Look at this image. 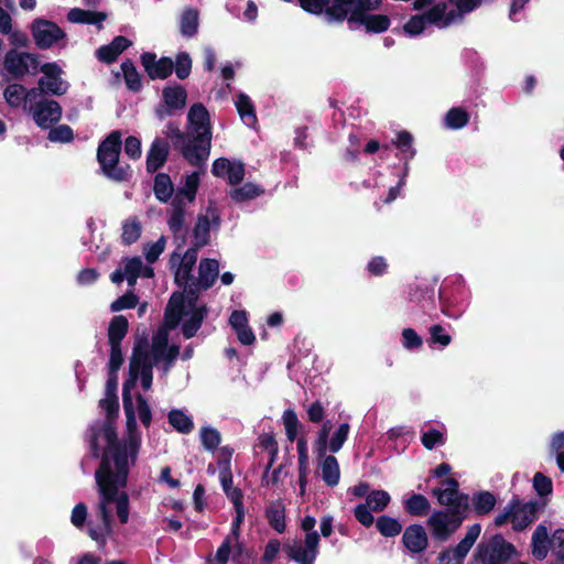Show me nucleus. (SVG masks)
I'll use <instances>...</instances> for the list:
<instances>
[{
    "label": "nucleus",
    "instance_id": "obj_1",
    "mask_svg": "<svg viewBox=\"0 0 564 564\" xmlns=\"http://www.w3.org/2000/svg\"><path fill=\"white\" fill-rule=\"evenodd\" d=\"M442 485L445 488H434L432 494L446 509L434 511L427 519V525L434 540L445 542L468 517L470 506L469 496L459 491V482L456 478H445Z\"/></svg>",
    "mask_w": 564,
    "mask_h": 564
},
{
    "label": "nucleus",
    "instance_id": "obj_2",
    "mask_svg": "<svg viewBox=\"0 0 564 564\" xmlns=\"http://www.w3.org/2000/svg\"><path fill=\"white\" fill-rule=\"evenodd\" d=\"M121 131H111L98 145L97 161L101 173L113 182H128L132 175L129 164H120L119 158L122 148Z\"/></svg>",
    "mask_w": 564,
    "mask_h": 564
},
{
    "label": "nucleus",
    "instance_id": "obj_3",
    "mask_svg": "<svg viewBox=\"0 0 564 564\" xmlns=\"http://www.w3.org/2000/svg\"><path fill=\"white\" fill-rule=\"evenodd\" d=\"M129 474L121 476L119 471H106V466L95 470V481L99 495V503L97 507V517L101 524L106 525V530L112 528V516L109 505L113 503L116 495L120 488L128 485Z\"/></svg>",
    "mask_w": 564,
    "mask_h": 564
},
{
    "label": "nucleus",
    "instance_id": "obj_4",
    "mask_svg": "<svg viewBox=\"0 0 564 564\" xmlns=\"http://www.w3.org/2000/svg\"><path fill=\"white\" fill-rule=\"evenodd\" d=\"M96 436V441L102 436L107 442V446L102 453L101 462L97 469H101L106 466V471H119L123 467V448L119 446V437L116 429V423L110 420L104 422H96L89 427V437Z\"/></svg>",
    "mask_w": 564,
    "mask_h": 564
},
{
    "label": "nucleus",
    "instance_id": "obj_5",
    "mask_svg": "<svg viewBox=\"0 0 564 564\" xmlns=\"http://www.w3.org/2000/svg\"><path fill=\"white\" fill-rule=\"evenodd\" d=\"M187 121L191 127L189 133L193 135V142L196 143L197 150L207 161L210 154L213 138L208 110L200 102L194 104L188 110Z\"/></svg>",
    "mask_w": 564,
    "mask_h": 564
},
{
    "label": "nucleus",
    "instance_id": "obj_6",
    "mask_svg": "<svg viewBox=\"0 0 564 564\" xmlns=\"http://www.w3.org/2000/svg\"><path fill=\"white\" fill-rule=\"evenodd\" d=\"M123 411L127 419V431L124 440H119V446L121 449L123 448L122 455L124 462L122 469H120L121 476L130 474V467L135 465L142 442L141 433L138 429L134 405L123 406Z\"/></svg>",
    "mask_w": 564,
    "mask_h": 564
},
{
    "label": "nucleus",
    "instance_id": "obj_7",
    "mask_svg": "<svg viewBox=\"0 0 564 564\" xmlns=\"http://www.w3.org/2000/svg\"><path fill=\"white\" fill-rule=\"evenodd\" d=\"M516 553V546L506 541L502 534L497 533L487 542L479 543L474 556L481 564H508Z\"/></svg>",
    "mask_w": 564,
    "mask_h": 564
},
{
    "label": "nucleus",
    "instance_id": "obj_8",
    "mask_svg": "<svg viewBox=\"0 0 564 564\" xmlns=\"http://www.w3.org/2000/svg\"><path fill=\"white\" fill-rule=\"evenodd\" d=\"M381 4L382 0H333L329 14L337 20V23H343L345 20L355 21L379 10Z\"/></svg>",
    "mask_w": 564,
    "mask_h": 564
},
{
    "label": "nucleus",
    "instance_id": "obj_9",
    "mask_svg": "<svg viewBox=\"0 0 564 564\" xmlns=\"http://www.w3.org/2000/svg\"><path fill=\"white\" fill-rule=\"evenodd\" d=\"M167 137L189 165L203 167L206 164L203 154L197 150L196 143L193 142V135L189 131L183 132L177 126L170 122L167 124Z\"/></svg>",
    "mask_w": 564,
    "mask_h": 564
},
{
    "label": "nucleus",
    "instance_id": "obj_10",
    "mask_svg": "<svg viewBox=\"0 0 564 564\" xmlns=\"http://www.w3.org/2000/svg\"><path fill=\"white\" fill-rule=\"evenodd\" d=\"M481 525L475 523L468 528L465 536L453 550H443L437 556L438 564H463L465 557L477 541Z\"/></svg>",
    "mask_w": 564,
    "mask_h": 564
},
{
    "label": "nucleus",
    "instance_id": "obj_11",
    "mask_svg": "<svg viewBox=\"0 0 564 564\" xmlns=\"http://www.w3.org/2000/svg\"><path fill=\"white\" fill-rule=\"evenodd\" d=\"M31 33L35 45L41 50H47L55 43L66 37V33L55 22L39 18L31 24Z\"/></svg>",
    "mask_w": 564,
    "mask_h": 564
},
{
    "label": "nucleus",
    "instance_id": "obj_12",
    "mask_svg": "<svg viewBox=\"0 0 564 564\" xmlns=\"http://www.w3.org/2000/svg\"><path fill=\"white\" fill-rule=\"evenodd\" d=\"M286 438L289 442H296L299 465H308L307 441L304 436L297 438L299 430L302 427L297 414L292 409H286L282 415Z\"/></svg>",
    "mask_w": 564,
    "mask_h": 564
},
{
    "label": "nucleus",
    "instance_id": "obj_13",
    "mask_svg": "<svg viewBox=\"0 0 564 564\" xmlns=\"http://www.w3.org/2000/svg\"><path fill=\"white\" fill-rule=\"evenodd\" d=\"M141 65L152 80L166 79L173 74L174 61L169 56L156 57L153 52H144L140 56Z\"/></svg>",
    "mask_w": 564,
    "mask_h": 564
},
{
    "label": "nucleus",
    "instance_id": "obj_14",
    "mask_svg": "<svg viewBox=\"0 0 564 564\" xmlns=\"http://www.w3.org/2000/svg\"><path fill=\"white\" fill-rule=\"evenodd\" d=\"M33 120L42 129H48L62 118V107L53 99H42L31 107Z\"/></svg>",
    "mask_w": 564,
    "mask_h": 564
},
{
    "label": "nucleus",
    "instance_id": "obj_15",
    "mask_svg": "<svg viewBox=\"0 0 564 564\" xmlns=\"http://www.w3.org/2000/svg\"><path fill=\"white\" fill-rule=\"evenodd\" d=\"M403 546L413 554L425 551L429 546V538L425 529L417 523L410 524L402 534Z\"/></svg>",
    "mask_w": 564,
    "mask_h": 564
},
{
    "label": "nucleus",
    "instance_id": "obj_16",
    "mask_svg": "<svg viewBox=\"0 0 564 564\" xmlns=\"http://www.w3.org/2000/svg\"><path fill=\"white\" fill-rule=\"evenodd\" d=\"M28 59L34 61L32 53H19L17 50L11 48L6 53L3 67L14 78H21L29 73Z\"/></svg>",
    "mask_w": 564,
    "mask_h": 564
},
{
    "label": "nucleus",
    "instance_id": "obj_17",
    "mask_svg": "<svg viewBox=\"0 0 564 564\" xmlns=\"http://www.w3.org/2000/svg\"><path fill=\"white\" fill-rule=\"evenodd\" d=\"M170 148L167 141L161 138H155L147 154V172L155 173L167 161Z\"/></svg>",
    "mask_w": 564,
    "mask_h": 564
},
{
    "label": "nucleus",
    "instance_id": "obj_18",
    "mask_svg": "<svg viewBox=\"0 0 564 564\" xmlns=\"http://www.w3.org/2000/svg\"><path fill=\"white\" fill-rule=\"evenodd\" d=\"M131 44L132 42L128 37L123 35H117L109 44L101 45L96 51V56L100 62L111 64L116 62L119 55L123 51H126Z\"/></svg>",
    "mask_w": 564,
    "mask_h": 564
},
{
    "label": "nucleus",
    "instance_id": "obj_19",
    "mask_svg": "<svg viewBox=\"0 0 564 564\" xmlns=\"http://www.w3.org/2000/svg\"><path fill=\"white\" fill-rule=\"evenodd\" d=\"M348 25L350 29H354V25H361L367 33L380 34L389 30L391 20L387 14L371 13L355 21H348Z\"/></svg>",
    "mask_w": 564,
    "mask_h": 564
},
{
    "label": "nucleus",
    "instance_id": "obj_20",
    "mask_svg": "<svg viewBox=\"0 0 564 564\" xmlns=\"http://www.w3.org/2000/svg\"><path fill=\"white\" fill-rule=\"evenodd\" d=\"M265 519L269 525L278 533H284L286 529L285 522V503L282 499L270 501L264 510Z\"/></svg>",
    "mask_w": 564,
    "mask_h": 564
},
{
    "label": "nucleus",
    "instance_id": "obj_21",
    "mask_svg": "<svg viewBox=\"0 0 564 564\" xmlns=\"http://www.w3.org/2000/svg\"><path fill=\"white\" fill-rule=\"evenodd\" d=\"M219 275V262L216 259H202L198 267V279L195 280L200 289L208 290Z\"/></svg>",
    "mask_w": 564,
    "mask_h": 564
},
{
    "label": "nucleus",
    "instance_id": "obj_22",
    "mask_svg": "<svg viewBox=\"0 0 564 564\" xmlns=\"http://www.w3.org/2000/svg\"><path fill=\"white\" fill-rule=\"evenodd\" d=\"M514 509L518 512V522L516 525V531L519 532L523 531L536 519L540 505L538 501L534 500L522 503L521 500L518 498V506Z\"/></svg>",
    "mask_w": 564,
    "mask_h": 564
},
{
    "label": "nucleus",
    "instance_id": "obj_23",
    "mask_svg": "<svg viewBox=\"0 0 564 564\" xmlns=\"http://www.w3.org/2000/svg\"><path fill=\"white\" fill-rule=\"evenodd\" d=\"M162 97L169 109L180 110L186 105L187 91L182 85L175 84L164 87Z\"/></svg>",
    "mask_w": 564,
    "mask_h": 564
},
{
    "label": "nucleus",
    "instance_id": "obj_24",
    "mask_svg": "<svg viewBox=\"0 0 564 564\" xmlns=\"http://www.w3.org/2000/svg\"><path fill=\"white\" fill-rule=\"evenodd\" d=\"M197 260V250L189 248L181 262L176 273L175 282L178 286H185L189 281L193 280L192 271Z\"/></svg>",
    "mask_w": 564,
    "mask_h": 564
},
{
    "label": "nucleus",
    "instance_id": "obj_25",
    "mask_svg": "<svg viewBox=\"0 0 564 564\" xmlns=\"http://www.w3.org/2000/svg\"><path fill=\"white\" fill-rule=\"evenodd\" d=\"M180 32L184 37L192 39L198 33L199 12L196 8H186L180 18Z\"/></svg>",
    "mask_w": 564,
    "mask_h": 564
},
{
    "label": "nucleus",
    "instance_id": "obj_26",
    "mask_svg": "<svg viewBox=\"0 0 564 564\" xmlns=\"http://www.w3.org/2000/svg\"><path fill=\"white\" fill-rule=\"evenodd\" d=\"M151 356L149 352L148 334L144 332L142 336H137L129 366L139 368L140 366L151 365Z\"/></svg>",
    "mask_w": 564,
    "mask_h": 564
},
{
    "label": "nucleus",
    "instance_id": "obj_27",
    "mask_svg": "<svg viewBox=\"0 0 564 564\" xmlns=\"http://www.w3.org/2000/svg\"><path fill=\"white\" fill-rule=\"evenodd\" d=\"M191 316L182 325V334L185 339L193 338L198 329L202 327L204 318L206 317L208 310L206 305L191 308Z\"/></svg>",
    "mask_w": 564,
    "mask_h": 564
},
{
    "label": "nucleus",
    "instance_id": "obj_28",
    "mask_svg": "<svg viewBox=\"0 0 564 564\" xmlns=\"http://www.w3.org/2000/svg\"><path fill=\"white\" fill-rule=\"evenodd\" d=\"M129 330V321L124 315H115L108 326L109 345L121 346Z\"/></svg>",
    "mask_w": 564,
    "mask_h": 564
},
{
    "label": "nucleus",
    "instance_id": "obj_29",
    "mask_svg": "<svg viewBox=\"0 0 564 564\" xmlns=\"http://www.w3.org/2000/svg\"><path fill=\"white\" fill-rule=\"evenodd\" d=\"M405 512L412 517H423L431 509L429 499L421 494H412L403 501Z\"/></svg>",
    "mask_w": 564,
    "mask_h": 564
},
{
    "label": "nucleus",
    "instance_id": "obj_30",
    "mask_svg": "<svg viewBox=\"0 0 564 564\" xmlns=\"http://www.w3.org/2000/svg\"><path fill=\"white\" fill-rule=\"evenodd\" d=\"M236 108L241 120L249 127H253L258 122L256 109L250 97L240 93L236 100Z\"/></svg>",
    "mask_w": 564,
    "mask_h": 564
},
{
    "label": "nucleus",
    "instance_id": "obj_31",
    "mask_svg": "<svg viewBox=\"0 0 564 564\" xmlns=\"http://www.w3.org/2000/svg\"><path fill=\"white\" fill-rule=\"evenodd\" d=\"M172 213L167 220L171 232L177 237L185 227V204L183 199L172 200Z\"/></svg>",
    "mask_w": 564,
    "mask_h": 564
},
{
    "label": "nucleus",
    "instance_id": "obj_32",
    "mask_svg": "<svg viewBox=\"0 0 564 564\" xmlns=\"http://www.w3.org/2000/svg\"><path fill=\"white\" fill-rule=\"evenodd\" d=\"M194 247L198 249L207 246L210 240V220L206 215H199L193 229Z\"/></svg>",
    "mask_w": 564,
    "mask_h": 564
},
{
    "label": "nucleus",
    "instance_id": "obj_33",
    "mask_svg": "<svg viewBox=\"0 0 564 564\" xmlns=\"http://www.w3.org/2000/svg\"><path fill=\"white\" fill-rule=\"evenodd\" d=\"M297 2L304 11L315 15L324 13L327 22H337V20L333 19L329 14L333 8V0H297Z\"/></svg>",
    "mask_w": 564,
    "mask_h": 564
},
{
    "label": "nucleus",
    "instance_id": "obj_34",
    "mask_svg": "<svg viewBox=\"0 0 564 564\" xmlns=\"http://www.w3.org/2000/svg\"><path fill=\"white\" fill-rule=\"evenodd\" d=\"M322 478L329 487L338 485L340 479V468L337 458L328 455L321 464Z\"/></svg>",
    "mask_w": 564,
    "mask_h": 564
},
{
    "label": "nucleus",
    "instance_id": "obj_35",
    "mask_svg": "<svg viewBox=\"0 0 564 564\" xmlns=\"http://www.w3.org/2000/svg\"><path fill=\"white\" fill-rule=\"evenodd\" d=\"M153 192L155 198L162 203H166L171 199L174 192V186L169 174L158 173L155 175Z\"/></svg>",
    "mask_w": 564,
    "mask_h": 564
},
{
    "label": "nucleus",
    "instance_id": "obj_36",
    "mask_svg": "<svg viewBox=\"0 0 564 564\" xmlns=\"http://www.w3.org/2000/svg\"><path fill=\"white\" fill-rule=\"evenodd\" d=\"M413 135L406 131L402 130L397 134L395 140L393 141V144L401 151V153L404 155V173L409 170V160L413 159L416 154L415 149L413 148Z\"/></svg>",
    "mask_w": 564,
    "mask_h": 564
},
{
    "label": "nucleus",
    "instance_id": "obj_37",
    "mask_svg": "<svg viewBox=\"0 0 564 564\" xmlns=\"http://www.w3.org/2000/svg\"><path fill=\"white\" fill-rule=\"evenodd\" d=\"M107 18L106 13L98 11H89L79 8L70 9L67 13L68 21L73 23L97 24Z\"/></svg>",
    "mask_w": 564,
    "mask_h": 564
},
{
    "label": "nucleus",
    "instance_id": "obj_38",
    "mask_svg": "<svg viewBox=\"0 0 564 564\" xmlns=\"http://www.w3.org/2000/svg\"><path fill=\"white\" fill-rule=\"evenodd\" d=\"M376 529L383 538H395L402 532V524L398 519L382 514L376 519Z\"/></svg>",
    "mask_w": 564,
    "mask_h": 564
},
{
    "label": "nucleus",
    "instance_id": "obj_39",
    "mask_svg": "<svg viewBox=\"0 0 564 564\" xmlns=\"http://www.w3.org/2000/svg\"><path fill=\"white\" fill-rule=\"evenodd\" d=\"M169 423L181 434H189L194 430L192 417L182 410L173 409L167 414Z\"/></svg>",
    "mask_w": 564,
    "mask_h": 564
},
{
    "label": "nucleus",
    "instance_id": "obj_40",
    "mask_svg": "<svg viewBox=\"0 0 564 564\" xmlns=\"http://www.w3.org/2000/svg\"><path fill=\"white\" fill-rule=\"evenodd\" d=\"M497 499L495 495L487 490H481L473 496L474 510L478 516L488 514L494 510Z\"/></svg>",
    "mask_w": 564,
    "mask_h": 564
},
{
    "label": "nucleus",
    "instance_id": "obj_41",
    "mask_svg": "<svg viewBox=\"0 0 564 564\" xmlns=\"http://www.w3.org/2000/svg\"><path fill=\"white\" fill-rule=\"evenodd\" d=\"M263 193L264 189L261 186L248 182L230 191V197L236 203H242L250 199H254Z\"/></svg>",
    "mask_w": 564,
    "mask_h": 564
},
{
    "label": "nucleus",
    "instance_id": "obj_42",
    "mask_svg": "<svg viewBox=\"0 0 564 564\" xmlns=\"http://www.w3.org/2000/svg\"><path fill=\"white\" fill-rule=\"evenodd\" d=\"M121 69L128 89L134 93L140 91L142 89V80L134 63L127 58L121 63Z\"/></svg>",
    "mask_w": 564,
    "mask_h": 564
},
{
    "label": "nucleus",
    "instance_id": "obj_43",
    "mask_svg": "<svg viewBox=\"0 0 564 564\" xmlns=\"http://www.w3.org/2000/svg\"><path fill=\"white\" fill-rule=\"evenodd\" d=\"M198 187H199V173L193 172L189 175H186L184 185L178 188V191L173 199H183V197H184L189 203H192L196 198Z\"/></svg>",
    "mask_w": 564,
    "mask_h": 564
},
{
    "label": "nucleus",
    "instance_id": "obj_44",
    "mask_svg": "<svg viewBox=\"0 0 564 564\" xmlns=\"http://www.w3.org/2000/svg\"><path fill=\"white\" fill-rule=\"evenodd\" d=\"M549 535H547V529L543 524H539L533 534H532V544H533V555L543 560L547 554V543Z\"/></svg>",
    "mask_w": 564,
    "mask_h": 564
},
{
    "label": "nucleus",
    "instance_id": "obj_45",
    "mask_svg": "<svg viewBox=\"0 0 564 564\" xmlns=\"http://www.w3.org/2000/svg\"><path fill=\"white\" fill-rule=\"evenodd\" d=\"M438 299L441 303V311L445 316L456 319L462 315L463 308L460 305L449 302V286L442 285L440 288Z\"/></svg>",
    "mask_w": 564,
    "mask_h": 564
},
{
    "label": "nucleus",
    "instance_id": "obj_46",
    "mask_svg": "<svg viewBox=\"0 0 564 564\" xmlns=\"http://www.w3.org/2000/svg\"><path fill=\"white\" fill-rule=\"evenodd\" d=\"M284 551L289 558L300 564H313L315 561V555L304 549L301 542L285 545Z\"/></svg>",
    "mask_w": 564,
    "mask_h": 564
},
{
    "label": "nucleus",
    "instance_id": "obj_47",
    "mask_svg": "<svg viewBox=\"0 0 564 564\" xmlns=\"http://www.w3.org/2000/svg\"><path fill=\"white\" fill-rule=\"evenodd\" d=\"M141 236V224L137 217L127 219L122 224L121 241L124 246L134 243Z\"/></svg>",
    "mask_w": 564,
    "mask_h": 564
},
{
    "label": "nucleus",
    "instance_id": "obj_48",
    "mask_svg": "<svg viewBox=\"0 0 564 564\" xmlns=\"http://www.w3.org/2000/svg\"><path fill=\"white\" fill-rule=\"evenodd\" d=\"M390 501L391 497L388 491L376 489L368 494L366 503L373 512H382L389 506Z\"/></svg>",
    "mask_w": 564,
    "mask_h": 564
},
{
    "label": "nucleus",
    "instance_id": "obj_49",
    "mask_svg": "<svg viewBox=\"0 0 564 564\" xmlns=\"http://www.w3.org/2000/svg\"><path fill=\"white\" fill-rule=\"evenodd\" d=\"M468 121L469 113L462 107L451 108L445 116L446 126L455 130L464 128Z\"/></svg>",
    "mask_w": 564,
    "mask_h": 564
},
{
    "label": "nucleus",
    "instance_id": "obj_50",
    "mask_svg": "<svg viewBox=\"0 0 564 564\" xmlns=\"http://www.w3.org/2000/svg\"><path fill=\"white\" fill-rule=\"evenodd\" d=\"M193 61L187 52H178L174 61V69L176 77L184 80L189 77L192 73Z\"/></svg>",
    "mask_w": 564,
    "mask_h": 564
},
{
    "label": "nucleus",
    "instance_id": "obj_51",
    "mask_svg": "<svg viewBox=\"0 0 564 564\" xmlns=\"http://www.w3.org/2000/svg\"><path fill=\"white\" fill-rule=\"evenodd\" d=\"M169 333L164 328H159L152 338V354L154 361H160L169 348Z\"/></svg>",
    "mask_w": 564,
    "mask_h": 564
},
{
    "label": "nucleus",
    "instance_id": "obj_52",
    "mask_svg": "<svg viewBox=\"0 0 564 564\" xmlns=\"http://www.w3.org/2000/svg\"><path fill=\"white\" fill-rule=\"evenodd\" d=\"M139 379V369L129 366V377L124 380L122 387V405H134L132 400L131 390L137 386Z\"/></svg>",
    "mask_w": 564,
    "mask_h": 564
},
{
    "label": "nucleus",
    "instance_id": "obj_53",
    "mask_svg": "<svg viewBox=\"0 0 564 564\" xmlns=\"http://www.w3.org/2000/svg\"><path fill=\"white\" fill-rule=\"evenodd\" d=\"M518 506V497L514 496L508 503V506L505 508V511L500 514H498L495 518V525L496 527H502L507 523V521H511L512 529L516 531V525L518 522V512L516 511V507Z\"/></svg>",
    "mask_w": 564,
    "mask_h": 564
},
{
    "label": "nucleus",
    "instance_id": "obj_54",
    "mask_svg": "<svg viewBox=\"0 0 564 564\" xmlns=\"http://www.w3.org/2000/svg\"><path fill=\"white\" fill-rule=\"evenodd\" d=\"M6 101L11 107H19L25 101V87L21 84H10L3 91Z\"/></svg>",
    "mask_w": 564,
    "mask_h": 564
},
{
    "label": "nucleus",
    "instance_id": "obj_55",
    "mask_svg": "<svg viewBox=\"0 0 564 564\" xmlns=\"http://www.w3.org/2000/svg\"><path fill=\"white\" fill-rule=\"evenodd\" d=\"M37 85L41 87L44 94L62 96L67 91V85L62 78L46 79L45 77H41L37 82Z\"/></svg>",
    "mask_w": 564,
    "mask_h": 564
},
{
    "label": "nucleus",
    "instance_id": "obj_56",
    "mask_svg": "<svg viewBox=\"0 0 564 564\" xmlns=\"http://www.w3.org/2000/svg\"><path fill=\"white\" fill-rule=\"evenodd\" d=\"M200 441L205 449L213 452L219 446L221 435L216 429L204 426L200 429Z\"/></svg>",
    "mask_w": 564,
    "mask_h": 564
},
{
    "label": "nucleus",
    "instance_id": "obj_57",
    "mask_svg": "<svg viewBox=\"0 0 564 564\" xmlns=\"http://www.w3.org/2000/svg\"><path fill=\"white\" fill-rule=\"evenodd\" d=\"M124 274L130 286L137 283L138 278L141 275L142 261L139 257L124 258Z\"/></svg>",
    "mask_w": 564,
    "mask_h": 564
},
{
    "label": "nucleus",
    "instance_id": "obj_58",
    "mask_svg": "<svg viewBox=\"0 0 564 564\" xmlns=\"http://www.w3.org/2000/svg\"><path fill=\"white\" fill-rule=\"evenodd\" d=\"M138 303L139 296L132 291H128L110 304V311L116 313L123 310L134 308Z\"/></svg>",
    "mask_w": 564,
    "mask_h": 564
},
{
    "label": "nucleus",
    "instance_id": "obj_59",
    "mask_svg": "<svg viewBox=\"0 0 564 564\" xmlns=\"http://www.w3.org/2000/svg\"><path fill=\"white\" fill-rule=\"evenodd\" d=\"M350 430V425L348 423H341L337 430L334 432L329 440V451L332 453H337L343 447L344 443L348 437V433Z\"/></svg>",
    "mask_w": 564,
    "mask_h": 564
},
{
    "label": "nucleus",
    "instance_id": "obj_60",
    "mask_svg": "<svg viewBox=\"0 0 564 564\" xmlns=\"http://www.w3.org/2000/svg\"><path fill=\"white\" fill-rule=\"evenodd\" d=\"M447 9V4L445 2H438L433 6L430 10L423 13V18L430 24H436L443 28V18L445 15V11Z\"/></svg>",
    "mask_w": 564,
    "mask_h": 564
},
{
    "label": "nucleus",
    "instance_id": "obj_61",
    "mask_svg": "<svg viewBox=\"0 0 564 564\" xmlns=\"http://www.w3.org/2000/svg\"><path fill=\"white\" fill-rule=\"evenodd\" d=\"M117 509V516L121 524H126L129 520V496L126 491L118 490L116 499H113Z\"/></svg>",
    "mask_w": 564,
    "mask_h": 564
},
{
    "label": "nucleus",
    "instance_id": "obj_62",
    "mask_svg": "<svg viewBox=\"0 0 564 564\" xmlns=\"http://www.w3.org/2000/svg\"><path fill=\"white\" fill-rule=\"evenodd\" d=\"M533 488L540 497L549 496L553 491L552 479L538 471L533 476Z\"/></svg>",
    "mask_w": 564,
    "mask_h": 564
},
{
    "label": "nucleus",
    "instance_id": "obj_63",
    "mask_svg": "<svg viewBox=\"0 0 564 564\" xmlns=\"http://www.w3.org/2000/svg\"><path fill=\"white\" fill-rule=\"evenodd\" d=\"M354 517L355 519L365 528H370L376 520L372 516V510L367 503H359L354 508Z\"/></svg>",
    "mask_w": 564,
    "mask_h": 564
},
{
    "label": "nucleus",
    "instance_id": "obj_64",
    "mask_svg": "<svg viewBox=\"0 0 564 564\" xmlns=\"http://www.w3.org/2000/svg\"><path fill=\"white\" fill-rule=\"evenodd\" d=\"M74 139L73 129L67 124L52 128L48 132V140L52 142H70Z\"/></svg>",
    "mask_w": 564,
    "mask_h": 564
}]
</instances>
